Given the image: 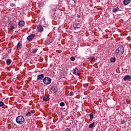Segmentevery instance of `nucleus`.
I'll return each instance as SVG.
<instances>
[{
	"label": "nucleus",
	"mask_w": 131,
	"mask_h": 131,
	"mask_svg": "<svg viewBox=\"0 0 131 131\" xmlns=\"http://www.w3.org/2000/svg\"><path fill=\"white\" fill-rule=\"evenodd\" d=\"M124 53V48L123 46H121L117 49L115 51V54L116 56H118L119 55H123Z\"/></svg>",
	"instance_id": "nucleus-1"
},
{
	"label": "nucleus",
	"mask_w": 131,
	"mask_h": 131,
	"mask_svg": "<svg viewBox=\"0 0 131 131\" xmlns=\"http://www.w3.org/2000/svg\"><path fill=\"white\" fill-rule=\"evenodd\" d=\"M15 120L17 124H23L25 122V119L22 116H17Z\"/></svg>",
	"instance_id": "nucleus-2"
},
{
	"label": "nucleus",
	"mask_w": 131,
	"mask_h": 131,
	"mask_svg": "<svg viewBox=\"0 0 131 131\" xmlns=\"http://www.w3.org/2000/svg\"><path fill=\"white\" fill-rule=\"evenodd\" d=\"M50 90L51 91V93L53 94H57V93H59V89H58V87L56 85H52L50 88Z\"/></svg>",
	"instance_id": "nucleus-3"
},
{
	"label": "nucleus",
	"mask_w": 131,
	"mask_h": 131,
	"mask_svg": "<svg viewBox=\"0 0 131 131\" xmlns=\"http://www.w3.org/2000/svg\"><path fill=\"white\" fill-rule=\"evenodd\" d=\"M52 82V79L50 77H46L43 79V83L44 84L48 85Z\"/></svg>",
	"instance_id": "nucleus-4"
},
{
	"label": "nucleus",
	"mask_w": 131,
	"mask_h": 131,
	"mask_svg": "<svg viewBox=\"0 0 131 131\" xmlns=\"http://www.w3.org/2000/svg\"><path fill=\"white\" fill-rule=\"evenodd\" d=\"M37 31L38 32H42L43 31V27L40 25H38L37 27Z\"/></svg>",
	"instance_id": "nucleus-5"
},
{
	"label": "nucleus",
	"mask_w": 131,
	"mask_h": 131,
	"mask_svg": "<svg viewBox=\"0 0 131 131\" xmlns=\"http://www.w3.org/2000/svg\"><path fill=\"white\" fill-rule=\"evenodd\" d=\"M35 36V34H31V35H29L27 37V39H28V40L30 41L31 40H32V39L34 38Z\"/></svg>",
	"instance_id": "nucleus-6"
},
{
	"label": "nucleus",
	"mask_w": 131,
	"mask_h": 131,
	"mask_svg": "<svg viewBox=\"0 0 131 131\" xmlns=\"http://www.w3.org/2000/svg\"><path fill=\"white\" fill-rule=\"evenodd\" d=\"M45 78V74H40L38 75L37 76V80H43V78Z\"/></svg>",
	"instance_id": "nucleus-7"
},
{
	"label": "nucleus",
	"mask_w": 131,
	"mask_h": 131,
	"mask_svg": "<svg viewBox=\"0 0 131 131\" xmlns=\"http://www.w3.org/2000/svg\"><path fill=\"white\" fill-rule=\"evenodd\" d=\"M74 74H75V75L79 76L80 75V73H79V69L77 68H75Z\"/></svg>",
	"instance_id": "nucleus-8"
},
{
	"label": "nucleus",
	"mask_w": 131,
	"mask_h": 131,
	"mask_svg": "<svg viewBox=\"0 0 131 131\" xmlns=\"http://www.w3.org/2000/svg\"><path fill=\"white\" fill-rule=\"evenodd\" d=\"M123 79L124 81H129V80H131V76H129V75H126L124 78Z\"/></svg>",
	"instance_id": "nucleus-9"
},
{
	"label": "nucleus",
	"mask_w": 131,
	"mask_h": 131,
	"mask_svg": "<svg viewBox=\"0 0 131 131\" xmlns=\"http://www.w3.org/2000/svg\"><path fill=\"white\" fill-rule=\"evenodd\" d=\"M14 28H15V27H14V26H13V25H12V24L9 23L8 24V30H13V29H14Z\"/></svg>",
	"instance_id": "nucleus-10"
},
{
	"label": "nucleus",
	"mask_w": 131,
	"mask_h": 131,
	"mask_svg": "<svg viewBox=\"0 0 131 131\" xmlns=\"http://www.w3.org/2000/svg\"><path fill=\"white\" fill-rule=\"evenodd\" d=\"M119 8L118 7L114 8H113V10H112L113 13H117V12H119Z\"/></svg>",
	"instance_id": "nucleus-11"
},
{
	"label": "nucleus",
	"mask_w": 131,
	"mask_h": 131,
	"mask_svg": "<svg viewBox=\"0 0 131 131\" xmlns=\"http://www.w3.org/2000/svg\"><path fill=\"white\" fill-rule=\"evenodd\" d=\"M18 25L19 26H20V27H22V26H24L25 25V22L23 20H20L19 23H18Z\"/></svg>",
	"instance_id": "nucleus-12"
},
{
	"label": "nucleus",
	"mask_w": 131,
	"mask_h": 131,
	"mask_svg": "<svg viewBox=\"0 0 131 131\" xmlns=\"http://www.w3.org/2000/svg\"><path fill=\"white\" fill-rule=\"evenodd\" d=\"M21 49H22V43L19 42L17 45V49L21 50Z\"/></svg>",
	"instance_id": "nucleus-13"
},
{
	"label": "nucleus",
	"mask_w": 131,
	"mask_h": 131,
	"mask_svg": "<svg viewBox=\"0 0 131 131\" xmlns=\"http://www.w3.org/2000/svg\"><path fill=\"white\" fill-rule=\"evenodd\" d=\"M50 100V97L47 95H45L43 98V101L47 102V101H49Z\"/></svg>",
	"instance_id": "nucleus-14"
},
{
	"label": "nucleus",
	"mask_w": 131,
	"mask_h": 131,
	"mask_svg": "<svg viewBox=\"0 0 131 131\" xmlns=\"http://www.w3.org/2000/svg\"><path fill=\"white\" fill-rule=\"evenodd\" d=\"M129 3H130V0H124L123 1L124 6H127Z\"/></svg>",
	"instance_id": "nucleus-15"
},
{
	"label": "nucleus",
	"mask_w": 131,
	"mask_h": 131,
	"mask_svg": "<svg viewBox=\"0 0 131 131\" xmlns=\"http://www.w3.org/2000/svg\"><path fill=\"white\" fill-rule=\"evenodd\" d=\"M116 58L115 57H113L110 58V61L112 63H114L116 62Z\"/></svg>",
	"instance_id": "nucleus-16"
},
{
	"label": "nucleus",
	"mask_w": 131,
	"mask_h": 131,
	"mask_svg": "<svg viewBox=\"0 0 131 131\" xmlns=\"http://www.w3.org/2000/svg\"><path fill=\"white\" fill-rule=\"evenodd\" d=\"M32 114H33L32 112H28L26 114V116H27V117H30V116H31V115H32Z\"/></svg>",
	"instance_id": "nucleus-17"
},
{
	"label": "nucleus",
	"mask_w": 131,
	"mask_h": 131,
	"mask_svg": "<svg viewBox=\"0 0 131 131\" xmlns=\"http://www.w3.org/2000/svg\"><path fill=\"white\" fill-rule=\"evenodd\" d=\"M89 116L90 117V120H91V121H92L93 120V119H94V114L90 113L89 114Z\"/></svg>",
	"instance_id": "nucleus-18"
},
{
	"label": "nucleus",
	"mask_w": 131,
	"mask_h": 131,
	"mask_svg": "<svg viewBox=\"0 0 131 131\" xmlns=\"http://www.w3.org/2000/svg\"><path fill=\"white\" fill-rule=\"evenodd\" d=\"M94 126H95V122L90 124L89 126V128H93Z\"/></svg>",
	"instance_id": "nucleus-19"
},
{
	"label": "nucleus",
	"mask_w": 131,
	"mask_h": 131,
	"mask_svg": "<svg viewBox=\"0 0 131 131\" xmlns=\"http://www.w3.org/2000/svg\"><path fill=\"white\" fill-rule=\"evenodd\" d=\"M12 63V60L10 59L6 60L7 65H10Z\"/></svg>",
	"instance_id": "nucleus-20"
},
{
	"label": "nucleus",
	"mask_w": 131,
	"mask_h": 131,
	"mask_svg": "<svg viewBox=\"0 0 131 131\" xmlns=\"http://www.w3.org/2000/svg\"><path fill=\"white\" fill-rule=\"evenodd\" d=\"M37 51H38V49H35L32 51V53H33V54H35V53H36Z\"/></svg>",
	"instance_id": "nucleus-21"
},
{
	"label": "nucleus",
	"mask_w": 131,
	"mask_h": 131,
	"mask_svg": "<svg viewBox=\"0 0 131 131\" xmlns=\"http://www.w3.org/2000/svg\"><path fill=\"white\" fill-rule=\"evenodd\" d=\"M60 106L61 107H64V106H65V103H64V102H60Z\"/></svg>",
	"instance_id": "nucleus-22"
},
{
	"label": "nucleus",
	"mask_w": 131,
	"mask_h": 131,
	"mask_svg": "<svg viewBox=\"0 0 131 131\" xmlns=\"http://www.w3.org/2000/svg\"><path fill=\"white\" fill-rule=\"evenodd\" d=\"M94 59H95V56H91L90 57V60H91V61H93Z\"/></svg>",
	"instance_id": "nucleus-23"
},
{
	"label": "nucleus",
	"mask_w": 131,
	"mask_h": 131,
	"mask_svg": "<svg viewBox=\"0 0 131 131\" xmlns=\"http://www.w3.org/2000/svg\"><path fill=\"white\" fill-rule=\"evenodd\" d=\"M4 106V102L0 101V107H3Z\"/></svg>",
	"instance_id": "nucleus-24"
},
{
	"label": "nucleus",
	"mask_w": 131,
	"mask_h": 131,
	"mask_svg": "<svg viewBox=\"0 0 131 131\" xmlns=\"http://www.w3.org/2000/svg\"><path fill=\"white\" fill-rule=\"evenodd\" d=\"M71 61H75V57H71Z\"/></svg>",
	"instance_id": "nucleus-25"
},
{
	"label": "nucleus",
	"mask_w": 131,
	"mask_h": 131,
	"mask_svg": "<svg viewBox=\"0 0 131 131\" xmlns=\"http://www.w3.org/2000/svg\"><path fill=\"white\" fill-rule=\"evenodd\" d=\"M73 92L71 91V92H70L69 95L70 96V97L73 96Z\"/></svg>",
	"instance_id": "nucleus-26"
},
{
	"label": "nucleus",
	"mask_w": 131,
	"mask_h": 131,
	"mask_svg": "<svg viewBox=\"0 0 131 131\" xmlns=\"http://www.w3.org/2000/svg\"><path fill=\"white\" fill-rule=\"evenodd\" d=\"M121 124H124L125 123V121H124L123 120L121 121Z\"/></svg>",
	"instance_id": "nucleus-27"
},
{
	"label": "nucleus",
	"mask_w": 131,
	"mask_h": 131,
	"mask_svg": "<svg viewBox=\"0 0 131 131\" xmlns=\"http://www.w3.org/2000/svg\"><path fill=\"white\" fill-rule=\"evenodd\" d=\"M64 131H71V129L69 128H67Z\"/></svg>",
	"instance_id": "nucleus-28"
},
{
	"label": "nucleus",
	"mask_w": 131,
	"mask_h": 131,
	"mask_svg": "<svg viewBox=\"0 0 131 131\" xmlns=\"http://www.w3.org/2000/svg\"><path fill=\"white\" fill-rule=\"evenodd\" d=\"M10 5V7H14L15 6V4L14 3H11Z\"/></svg>",
	"instance_id": "nucleus-29"
},
{
	"label": "nucleus",
	"mask_w": 131,
	"mask_h": 131,
	"mask_svg": "<svg viewBox=\"0 0 131 131\" xmlns=\"http://www.w3.org/2000/svg\"><path fill=\"white\" fill-rule=\"evenodd\" d=\"M85 85H86V86H89V83H88V84H85Z\"/></svg>",
	"instance_id": "nucleus-30"
},
{
	"label": "nucleus",
	"mask_w": 131,
	"mask_h": 131,
	"mask_svg": "<svg viewBox=\"0 0 131 131\" xmlns=\"http://www.w3.org/2000/svg\"><path fill=\"white\" fill-rule=\"evenodd\" d=\"M76 28H79V27H75V28H74V29H76Z\"/></svg>",
	"instance_id": "nucleus-31"
},
{
	"label": "nucleus",
	"mask_w": 131,
	"mask_h": 131,
	"mask_svg": "<svg viewBox=\"0 0 131 131\" xmlns=\"http://www.w3.org/2000/svg\"><path fill=\"white\" fill-rule=\"evenodd\" d=\"M78 17L80 18V15H78Z\"/></svg>",
	"instance_id": "nucleus-32"
},
{
	"label": "nucleus",
	"mask_w": 131,
	"mask_h": 131,
	"mask_svg": "<svg viewBox=\"0 0 131 131\" xmlns=\"http://www.w3.org/2000/svg\"><path fill=\"white\" fill-rule=\"evenodd\" d=\"M73 1H74V0H73Z\"/></svg>",
	"instance_id": "nucleus-33"
}]
</instances>
